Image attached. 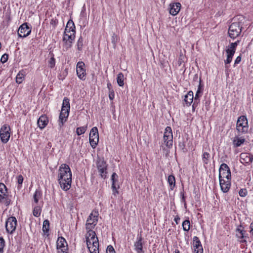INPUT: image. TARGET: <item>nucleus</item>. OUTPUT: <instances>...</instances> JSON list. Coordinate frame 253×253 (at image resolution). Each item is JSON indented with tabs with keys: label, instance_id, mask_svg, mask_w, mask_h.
<instances>
[{
	"label": "nucleus",
	"instance_id": "f257e3e1",
	"mask_svg": "<svg viewBox=\"0 0 253 253\" xmlns=\"http://www.w3.org/2000/svg\"><path fill=\"white\" fill-rule=\"evenodd\" d=\"M58 181L61 188L63 190L66 191L71 188L72 172L68 165L62 164L59 167L58 173Z\"/></svg>",
	"mask_w": 253,
	"mask_h": 253
},
{
	"label": "nucleus",
	"instance_id": "f03ea898",
	"mask_svg": "<svg viewBox=\"0 0 253 253\" xmlns=\"http://www.w3.org/2000/svg\"><path fill=\"white\" fill-rule=\"evenodd\" d=\"M86 242L90 253H99V242L95 232L93 230H87Z\"/></svg>",
	"mask_w": 253,
	"mask_h": 253
},
{
	"label": "nucleus",
	"instance_id": "7ed1b4c3",
	"mask_svg": "<svg viewBox=\"0 0 253 253\" xmlns=\"http://www.w3.org/2000/svg\"><path fill=\"white\" fill-rule=\"evenodd\" d=\"M70 108L69 99L67 97H65L63 101L61 111L59 115V125L60 127H62L64 123L67 121V118L69 114Z\"/></svg>",
	"mask_w": 253,
	"mask_h": 253
},
{
	"label": "nucleus",
	"instance_id": "20e7f679",
	"mask_svg": "<svg viewBox=\"0 0 253 253\" xmlns=\"http://www.w3.org/2000/svg\"><path fill=\"white\" fill-rule=\"evenodd\" d=\"M249 129L248 122L245 116H241L238 119L236 123V130L239 133H246Z\"/></svg>",
	"mask_w": 253,
	"mask_h": 253
},
{
	"label": "nucleus",
	"instance_id": "39448f33",
	"mask_svg": "<svg viewBox=\"0 0 253 253\" xmlns=\"http://www.w3.org/2000/svg\"><path fill=\"white\" fill-rule=\"evenodd\" d=\"M99 213L97 211H93L89 214L86 222V228L87 230H93L98 222Z\"/></svg>",
	"mask_w": 253,
	"mask_h": 253
},
{
	"label": "nucleus",
	"instance_id": "423d86ee",
	"mask_svg": "<svg viewBox=\"0 0 253 253\" xmlns=\"http://www.w3.org/2000/svg\"><path fill=\"white\" fill-rule=\"evenodd\" d=\"M242 31V27L239 22H233L229 27L228 34L229 37L234 39L240 35Z\"/></svg>",
	"mask_w": 253,
	"mask_h": 253
},
{
	"label": "nucleus",
	"instance_id": "0eeeda50",
	"mask_svg": "<svg viewBox=\"0 0 253 253\" xmlns=\"http://www.w3.org/2000/svg\"><path fill=\"white\" fill-rule=\"evenodd\" d=\"M10 202L6 186L3 183H0V203L8 206Z\"/></svg>",
	"mask_w": 253,
	"mask_h": 253
},
{
	"label": "nucleus",
	"instance_id": "6e6552de",
	"mask_svg": "<svg viewBox=\"0 0 253 253\" xmlns=\"http://www.w3.org/2000/svg\"><path fill=\"white\" fill-rule=\"evenodd\" d=\"M163 141L168 148L172 147L173 144V135L172 129L170 126H167L165 129Z\"/></svg>",
	"mask_w": 253,
	"mask_h": 253
},
{
	"label": "nucleus",
	"instance_id": "1a4fd4ad",
	"mask_svg": "<svg viewBox=\"0 0 253 253\" xmlns=\"http://www.w3.org/2000/svg\"><path fill=\"white\" fill-rule=\"evenodd\" d=\"M10 127L7 125L2 126L0 130V138L3 143H7L10 136Z\"/></svg>",
	"mask_w": 253,
	"mask_h": 253
},
{
	"label": "nucleus",
	"instance_id": "9d476101",
	"mask_svg": "<svg viewBox=\"0 0 253 253\" xmlns=\"http://www.w3.org/2000/svg\"><path fill=\"white\" fill-rule=\"evenodd\" d=\"M219 179H231L230 169L227 164H222L219 168Z\"/></svg>",
	"mask_w": 253,
	"mask_h": 253
},
{
	"label": "nucleus",
	"instance_id": "9b49d317",
	"mask_svg": "<svg viewBox=\"0 0 253 253\" xmlns=\"http://www.w3.org/2000/svg\"><path fill=\"white\" fill-rule=\"evenodd\" d=\"M97 168L100 175L102 178L105 179L107 177L108 165L103 159H99L96 163Z\"/></svg>",
	"mask_w": 253,
	"mask_h": 253
},
{
	"label": "nucleus",
	"instance_id": "f8f14e48",
	"mask_svg": "<svg viewBox=\"0 0 253 253\" xmlns=\"http://www.w3.org/2000/svg\"><path fill=\"white\" fill-rule=\"evenodd\" d=\"M17 220L14 216L8 218L5 223V228L8 233H12L16 229Z\"/></svg>",
	"mask_w": 253,
	"mask_h": 253
},
{
	"label": "nucleus",
	"instance_id": "ddd939ff",
	"mask_svg": "<svg viewBox=\"0 0 253 253\" xmlns=\"http://www.w3.org/2000/svg\"><path fill=\"white\" fill-rule=\"evenodd\" d=\"M57 249L58 253H67L68 250L67 243L65 239L62 237H58L57 242Z\"/></svg>",
	"mask_w": 253,
	"mask_h": 253
},
{
	"label": "nucleus",
	"instance_id": "4468645a",
	"mask_svg": "<svg viewBox=\"0 0 253 253\" xmlns=\"http://www.w3.org/2000/svg\"><path fill=\"white\" fill-rule=\"evenodd\" d=\"M31 30L26 23L22 24L18 31V35L19 37L25 38L31 33Z\"/></svg>",
	"mask_w": 253,
	"mask_h": 253
},
{
	"label": "nucleus",
	"instance_id": "2eb2a0df",
	"mask_svg": "<svg viewBox=\"0 0 253 253\" xmlns=\"http://www.w3.org/2000/svg\"><path fill=\"white\" fill-rule=\"evenodd\" d=\"M84 63L83 62L80 61L77 63L76 72L78 77L82 80L85 79V70L84 69Z\"/></svg>",
	"mask_w": 253,
	"mask_h": 253
},
{
	"label": "nucleus",
	"instance_id": "dca6fc26",
	"mask_svg": "<svg viewBox=\"0 0 253 253\" xmlns=\"http://www.w3.org/2000/svg\"><path fill=\"white\" fill-rule=\"evenodd\" d=\"M193 246L194 253H203V249L202 244L197 236L193 237Z\"/></svg>",
	"mask_w": 253,
	"mask_h": 253
},
{
	"label": "nucleus",
	"instance_id": "f3484780",
	"mask_svg": "<svg viewBox=\"0 0 253 253\" xmlns=\"http://www.w3.org/2000/svg\"><path fill=\"white\" fill-rule=\"evenodd\" d=\"M118 175L115 172H113L111 176V180L112 182V188L114 195L118 194V189L120 188L118 184Z\"/></svg>",
	"mask_w": 253,
	"mask_h": 253
},
{
	"label": "nucleus",
	"instance_id": "a211bd4d",
	"mask_svg": "<svg viewBox=\"0 0 253 253\" xmlns=\"http://www.w3.org/2000/svg\"><path fill=\"white\" fill-rule=\"evenodd\" d=\"M219 179V184L221 188V190L224 193L227 192L231 186V179Z\"/></svg>",
	"mask_w": 253,
	"mask_h": 253
},
{
	"label": "nucleus",
	"instance_id": "6ab92c4d",
	"mask_svg": "<svg viewBox=\"0 0 253 253\" xmlns=\"http://www.w3.org/2000/svg\"><path fill=\"white\" fill-rule=\"evenodd\" d=\"M240 162L243 164H249L253 161V155L248 153H242L240 156Z\"/></svg>",
	"mask_w": 253,
	"mask_h": 253
},
{
	"label": "nucleus",
	"instance_id": "aec40b11",
	"mask_svg": "<svg viewBox=\"0 0 253 253\" xmlns=\"http://www.w3.org/2000/svg\"><path fill=\"white\" fill-rule=\"evenodd\" d=\"M135 250L137 253H144L143 250L142 237L140 235L137 238V241L134 243Z\"/></svg>",
	"mask_w": 253,
	"mask_h": 253
},
{
	"label": "nucleus",
	"instance_id": "412c9836",
	"mask_svg": "<svg viewBox=\"0 0 253 253\" xmlns=\"http://www.w3.org/2000/svg\"><path fill=\"white\" fill-rule=\"evenodd\" d=\"M181 4L179 2H175L169 4V13L173 16L176 15L179 11Z\"/></svg>",
	"mask_w": 253,
	"mask_h": 253
},
{
	"label": "nucleus",
	"instance_id": "4be33fe9",
	"mask_svg": "<svg viewBox=\"0 0 253 253\" xmlns=\"http://www.w3.org/2000/svg\"><path fill=\"white\" fill-rule=\"evenodd\" d=\"M240 42V41L238 40L235 42L230 43L226 50V52L227 55H234L236 47Z\"/></svg>",
	"mask_w": 253,
	"mask_h": 253
},
{
	"label": "nucleus",
	"instance_id": "5701e85b",
	"mask_svg": "<svg viewBox=\"0 0 253 253\" xmlns=\"http://www.w3.org/2000/svg\"><path fill=\"white\" fill-rule=\"evenodd\" d=\"M48 123V119L47 116L45 115H42L38 120V126L41 129L44 128Z\"/></svg>",
	"mask_w": 253,
	"mask_h": 253
},
{
	"label": "nucleus",
	"instance_id": "b1692460",
	"mask_svg": "<svg viewBox=\"0 0 253 253\" xmlns=\"http://www.w3.org/2000/svg\"><path fill=\"white\" fill-rule=\"evenodd\" d=\"M64 33H76L75 26L72 20H69L67 23L65 29Z\"/></svg>",
	"mask_w": 253,
	"mask_h": 253
},
{
	"label": "nucleus",
	"instance_id": "393cba45",
	"mask_svg": "<svg viewBox=\"0 0 253 253\" xmlns=\"http://www.w3.org/2000/svg\"><path fill=\"white\" fill-rule=\"evenodd\" d=\"M245 142V139L243 137H235L233 143L234 146L235 147H238L240 146L242 144H243Z\"/></svg>",
	"mask_w": 253,
	"mask_h": 253
},
{
	"label": "nucleus",
	"instance_id": "a878e982",
	"mask_svg": "<svg viewBox=\"0 0 253 253\" xmlns=\"http://www.w3.org/2000/svg\"><path fill=\"white\" fill-rule=\"evenodd\" d=\"M89 138H94L99 141L98 129L96 127H93L90 130Z\"/></svg>",
	"mask_w": 253,
	"mask_h": 253
},
{
	"label": "nucleus",
	"instance_id": "bb28decb",
	"mask_svg": "<svg viewBox=\"0 0 253 253\" xmlns=\"http://www.w3.org/2000/svg\"><path fill=\"white\" fill-rule=\"evenodd\" d=\"M75 38V34L74 33H64L63 41H73Z\"/></svg>",
	"mask_w": 253,
	"mask_h": 253
},
{
	"label": "nucleus",
	"instance_id": "cd10ccee",
	"mask_svg": "<svg viewBox=\"0 0 253 253\" xmlns=\"http://www.w3.org/2000/svg\"><path fill=\"white\" fill-rule=\"evenodd\" d=\"M168 182L170 188L171 190L173 189L175 185V179L173 175H170L168 177Z\"/></svg>",
	"mask_w": 253,
	"mask_h": 253
},
{
	"label": "nucleus",
	"instance_id": "c85d7f7f",
	"mask_svg": "<svg viewBox=\"0 0 253 253\" xmlns=\"http://www.w3.org/2000/svg\"><path fill=\"white\" fill-rule=\"evenodd\" d=\"M242 227V226H240V227H238L236 229V236L238 238L240 239H244L246 237V236L245 235L246 231L241 229L240 228Z\"/></svg>",
	"mask_w": 253,
	"mask_h": 253
},
{
	"label": "nucleus",
	"instance_id": "c756f323",
	"mask_svg": "<svg viewBox=\"0 0 253 253\" xmlns=\"http://www.w3.org/2000/svg\"><path fill=\"white\" fill-rule=\"evenodd\" d=\"M34 201L36 204H38L39 200L42 199V193L40 191L36 190L34 195Z\"/></svg>",
	"mask_w": 253,
	"mask_h": 253
},
{
	"label": "nucleus",
	"instance_id": "7c9ffc66",
	"mask_svg": "<svg viewBox=\"0 0 253 253\" xmlns=\"http://www.w3.org/2000/svg\"><path fill=\"white\" fill-rule=\"evenodd\" d=\"M211 155L207 152L203 153L202 155V161L204 164H208L210 161Z\"/></svg>",
	"mask_w": 253,
	"mask_h": 253
},
{
	"label": "nucleus",
	"instance_id": "2f4dec72",
	"mask_svg": "<svg viewBox=\"0 0 253 253\" xmlns=\"http://www.w3.org/2000/svg\"><path fill=\"white\" fill-rule=\"evenodd\" d=\"M49 230V222L47 219L44 220L42 226V231L44 233H47Z\"/></svg>",
	"mask_w": 253,
	"mask_h": 253
},
{
	"label": "nucleus",
	"instance_id": "473e14b6",
	"mask_svg": "<svg viewBox=\"0 0 253 253\" xmlns=\"http://www.w3.org/2000/svg\"><path fill=\"white\" fill-rule=\"evenodd\" d=\"M25 74L23 71L19 72L16 78V82L18 84H21L24 79Z\"/></svg>",
	"mask_w": 253,
	"mask_h": 253
},
{
	"label": "nucleus",
	"instance_id": "72a5a7b5",
	"mask_svg": "<svg viewBox=\"0 0 253 253\" xmlns=\"http://www.w3.org/2000/svg\"><path fill=\"white\" fill-rule=\"evenodd\" d=\"M124 76L123 73H120L118 75L117 81L118 84L120 86H123L124 85Z\"/></svg>",
	"mask_w": 253,
	"mask_h": 253
},
{
	"label": "nucleus",
	"instance_id": "f704fd0d",
	"mask_svg": "<svg viewBox=\"0 0 253 253\" xmlns=\"http://www.w3.org/2000/svg\"><path fill=\"white\" fill-rule=\"evenodd\" d=\"M183 229L185 231H188L190 228V223L189 220H185L182 223Z\"/></svg>",
	"mask_w": 253,
	"mask_h": 253
},
{
	"label": "nucleus",
	"instance_id": "c9c22d12",
	"mask_svg": "<svg viewBox=\"0 0 253 253\" xmlns=\"http://www.w3.org/2000/svg\"><path fill=\"white\" fill-rule=\"evenodd\" d=\"M41 209L40 206H35L34 208L33 213L36 217H39L41 215Z\"/></svg>",
	"mask_w": 253,
	"mask_h": 253
},
{
	"label": "nucleus",
	"instance_id": "e433bc0d",
	"mask_svg": "<svg viewBox=\"0 0 253 253\" xmlns=\"http://www.w3.org/2000/svg\"><path fill=\"white\" fill-rule=\"evenodd\" d=\"M63 47L65 48L66 50H68L72 46V43L73 41H63Z\"/></svg>",
	"mask_w": 253,
	"mask_h": 253
},
{
	"label": "nucleus",
	"instance_id": "4c0bfd02",
	"mask_svg": "<svg viewBox=\"0 0 253 253\" xmlns=\"http://www.w3.org/2000/svg\"><path fill=\"white\" fill-rule=\"evenodd\" d=\"M194 96H184V101L185 104L189 105L193 101Z\"/></svg>",
	"mask_w": 253,
	"mask_h": 253
},
{
	"label": "nucleus",
	"instance_id": "58836bf2",
	"mask_svg": "<svg viewBox=\"0 0 253 253\" xmlns=\"http://www.w3.org/2000/svg\"><path fill=\"white\" fill-rule=\"evenodd\" d=\"M84 40L82 37H80L78 41L77 48L79 51H81L83 46Z\"/></svg>",
	"mask_w": 253,
	"mask_h": 253
},
{
	"label": "nucleus",
	"instance_id": "ea45409f",
	"mask_svg": "<svg viewBox=\"0 0 253 253\" xmlns=\"http://www.w3.org/2000/svg\"><path fill=\"white\" fill-rule=\"evenodd\" d=\"M87 128V126H82L79 127L77 128L76 132L78 135H80L82 134H84Z\"/></svg>",
	"mask_w": 253,
	"mask_h": 253
},
{
	"label": "nucleus",
	"instance_id": "a19ab883",
	"mask_svg": "<svg viewBox=\"0 0 253 253\" xmlns=\"http://www.w3.org/2000/svg\"><path fill=\"white\" fill-rule=\"evenodd\" d=\"M89 142L90 144V145L93 148H95L96 145H97L98 143V141H97V139L93 138H89Z\"/></svg>",
	"mask_w": 253,
	"mask_h": 253
},
{
	"label": "nucleus",
	"instance_id": "79ce46f5",
	"mask_svg": "<svg viewBox=\"0 0 253 253\" xmlns=\"http://www.w3.org/2000/svg\"><path fill=\"white\" fill-rule=\"evenodd\" d=\"M118 39H119L118 36L116 34L114 33L111 38V42H112V43L113 44V45L114 47L116 46V45L117 42H118Z\"/></svg>",
	"mask_w": 253,
	"mask_h": 253
},
{
	"label": "nucleus",
	"instance_id": "37998d69",
	"mask_svg": "<svg viewBox=\"0 0 253 253\" xmlns=\"http://www.w3.org/2000/svg\"><path fill=\"white\" fill-rule=\"evenodd\" d=\"M204 85L201 84V79L199 80V84L198 85V88L196 91L195 95H199L200 93H202V91L203 90Z\"/></svg>",
	"mask_w": 253,
	"mask_h": 253
},
{
	"label": "nucleus",
	"instance_id": "c03bdc74",
	"mask_svg": "<svg viewBox=\"0 0 253 253\" xmlns=\"http://www.w3.org/2000/svg\"><path fill=\"white\" fill-rule=\"evenodd\" d=\"M247 190L246 189H241L239 191V195L242 197H244L247 195Z\"/></svg>",
	"mask_w": 253,
	"mask_h": 253
},
{
	"label": "nucleus",
	"instance_id": "a18cd8bd",
	"mask_svg": "<svg viewBox=\"0 0 253 253\" xmlns=\"http://www.w3.org/2000/svg\"><path fill=\"white\" fill-rule=\"evenodd\" d=\"M233 55H227V59L224 61L225 64H229L232 60Z\"/></svg>",
	"mask_w": 253,
	"mask_h": 253
},
{
	"label": "nucleus",
	"instance_id": "49530a36",
	"mask_svg": "<svg viewBox=\"0 0 253 253\" xmlns=\"http://www.w3.org/2000/svg\"><path fill=\"white\" fill-rule=\"evenodd\" d=\"M4 246V240L2 238H0V252L3 251V249Z\"/></svg>",
	"mask_w": 253,
	"mask_h": 253
},
{
	"label": "nucleus",
	"instance_id": "de8ad7c7",
	"mask_svg": "<svg viewBox=\"0 0 253 253\" xmlns=\"http://www.w3.org/2000/svg\"><path fill=\"white\" fill-rule=\"evenodd\" d=\"M106 253H115V251L113 247L110 245L107 248Z\"/></svg>",
	"mask_w": 253,
	"mask_h": 253
},
{
	"label": "nucleus",
	"instance_id": "09e8293b",
	"mask_svg": "<svg viewBox=\"0 0 253 253\" xmlns=\"http://www.w3.org/2000/svg\"><path fill=\"white\" fill-rule=\"evenodd\" d=\"M8 55L7 54H4L1 58V59H0L1 62L2 63L6 62L8 60Z\"/></svg>",
	"mask_w": 253,
	"mask_h": 253
},
{
	"label": "nucleus",
	"instance_id": "8fccbe9b",
	"mask_svg": "<svg viewBox=\"0 0 253 253\" xmlns=\"http://www.w3.org/2000/svg\"><path fill=\"white\" fill-rule=\"evenodd\" d=\"M17 182L19 185H21L23 181V177L22 175L20 174L17 176Z\"/></svg>",
	"mask_w": 253,
	"mask_h": 253
},
{
	"label": "nucleus",
	"instance_id": "3c124183",
	"mask_svg": "<svg viewBox=\"0 0 253 253\" xmlns=\"http://www.w3.org/2000/svg\"><path fill=\"white\" fill-rule=\"evenodd\" d=\"M49 64L51 68H53L55 66V59L51 57L49 61Z\"/></svg>",
	"mask_w": 253,
	"mask_h": 253
},
{
	"label": "nucleus",
	"instance_id": "603ef678",
	"mask_svg": "<svg viewBox=\"0 0 253 253\" xmlns=\"http://www.w3.org/2000/svg\"><path fill=\"white\" fill-rule=\"evenodd\" d=\"M241 61V56H238L236 59H235V63H234V66H235L236 64H239Z\"/></svg>",
	"mask_w": 253,
	"mask_h": 253
},
{
	"label": "nucleus",
	"instance_id": "864d4df0",
	"mask_svg": "<svg viewBox=\"0 0 253 253\" xmlns=\"http://www.w3.org/2000/svg\"><path fill=\"white\" fill-rule=\"evenodd\" d=\"M180 220V218L178 216H177L176 217H175L174 221L175 222L178 224V221Z\"/></svg>",
	"mask_w": 253,
	"mask_h": 253
},
{
	"label": "nucleus",
	"instance_id": "5fc2aeb1",
	"mask_svg": "<svg viewBox=\"0 0 253 253\" xmlns=\"http://www.w3.org/2000/svg\"><path fill=\"white\" fill-rule=\"evenodd\" d=\"M186 95H193L192 91H189Z\"/></svg>",
	"mask_w": 253,
	"mask_h": 253
},
{
	"label": "nucleus",
	"instance_id": "6e6d98bb",
	"mask_svg": "<svg viewBox=\"0 0 253 253\" xmlns=\"http://www.w3.org/2000/svg\"><path fill=\"white\" fill-rule=\"evenodd\" d=\"M182 201H185V198H184V193H182Z\"/></svg>",
	"mask_w": 253,
	"mask_h": 253
},
{
	"label": "nucleus",
	"instance_id": "4d7b16f0",
	"mask_svg": "<svg viewBox=\"0 0 253 253\" xmlns=\"http://www.w3.org/2000/svg\"><path fill=\"white\" fill-rule=\"evenodd\" d=\"M109 97L111 100H112L114 98V96H109Z\"/></svg>",
	"mask_w": 253,
	"mask_h": 253
},
{
	"label": "nucleus",
	"instance_id": "13d9d810",
	"mask_svg": "<svg viewBox=\"0 0 253 253\" xmlns=\"http://www.w3.org/2000/svg\"><path fill=\"white\" fill-rule=\"evenodd\" d=\"M199 96H198V95L195 96V101L196 100L199 99Z\"/></svg>",
	"mask_w": 253,
	"mask_h": 253
},
{
	"label": "nucleus",
	"instance_id": "bf43d9fd",
	"mask_svg": "<svg viewBox=\"0 0 253 253\" xmlns=\"http://www.w3.org/2000/svg\"><path fill=\"white\" fill-rule=\"evenodd\" d=\"M175 253H180V252L178 250L175 251Z\"/></svg>",
	"mask_w": 253,
	"mask_h": 253
},
{
	"label": "nucleus",
	"instance_id": "052dcab7",
	"mask_svg": "<svg viewBox=\"0 0 253 253\" xmlns=\"http://www.w3.org/2000/svg\"><path fill=\"white\" fill-rule=\"evenodd\" d=\"M241 242H243V243H244V242H246V241L245 240H243L242 241H241Z\"/></svg>",
	"mask_w": 253,
	"mask_h": 253
}]
</instances>
